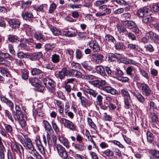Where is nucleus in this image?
Returning <instances> with one entry per match:
<instances>
[{
	"label": "nucleus",
	"mask_w": 159,
	"mask_h": 159,
	"mask_svg": "<svg viewBox=\"0 0 159 159\" xmlns=\"http://www.w3.org/2000/svg\"><path fill=\"white\" fill-rule=\"evenodd\" d=\"M115 47L117 50H124L125 48L124 44L120 42L116 43L115 45Z\"/></svg>",
	"instance_id": "nucleus-48"
},
{
	"label": "nucleus",
	"mask_w": 159,
	"mask_h": 159,
	"mask_svg": "<svg viewBox=\"0 0 159 159\" xmlns=\"http://www.w3.org/2000/svg\"><path fill=\"white\" fill-rule=\"evenodd\" d=\"M51 61L54 63H57L59 62L60 60V55L55 53L52 55L51 57Z\"/></svg>",
	"instance_id": "nucleus-34"
},
{
	"label": "nucleus",
	"mask_w": 159,
	"mask_h": 159,
	"mask_svg": "<svg viewBox=\"0 0 159 159\" xmlns=\"http://www.w3.org/2000/svg\"><path fill=\"white\" fill-rule=\"evenodd\" d=\"M102 156L104 157H108V158H112L114 155L113 151L110 149H107L102 152Z\"/></svg>",
	"instance_id": "nucleus-18"
},
{
	"label": "nucleus",
	"mask_w": 159,
	"mask_h": 159,
	"mask_svg": "<svg viewBox=\"0 0 159 159\" xmlns=\"http://www.w3.org/2000/svg\"><path fill=\"white\" fill-rule=\"evenodd\" d=\"M104 57L101 54H93L90 56L91 60L97 64H100L102 62Z\"/></svg>",
	"instance_id": "nucleus-9"
},
{
	"label": "nucleus",
	"mask_w": 159,
	"mask_h": 159,
	"mask_svg": "<svg viewBox=\"0 0 159 159\" xmlns=\"http://www.w3.org/2000/svg\"><path fill=\"white\" fill-rule=\"evenodd\" d=\"M57 7L56 5L54 3H53L50 5L48 11V13H52Z\"/></svg>",
	"instance_id": "nucleus-59"
},
{
	"label": "nucleus",
	"mask_w": 159,
	"mask_h": 159,
	"mask_svg": "<svg viewBox=\"0 0 159 159\" xmlns=\"http://www.w3.org/2000/svg\"><path fill=\"white\" fill-rule=\"evenodd\" d=\"M0 72H1L3 76H5L6 78H11V74L8 72V71L5 69L0 67Z\"/></svg>",
	"instance_id": "nucleus-43"
},
{
	"label": "nucleus",
	"mask_w": 159,
	"mask_h": 159,
	"mask_svg": "<svg viewBox=\"0 0 159 159\" xmlns=\"http://www.w3.org/2000/svg\"><path fill=\"white\" fill-rule=\"evenodd\" d=\"M150 9L148 7H146L140 8L137 12V15L141 17L149 16L150 15Z\"/></svg>",
	"instance_id": "nucleus-6"
},
{
	"label": "nucleus",
	"mask_w": 159,
	"mask_h": 159,
	"mask_svg": "<svg viewBox=\"0 0 159 159\" xmlns=\"http://www.w3.org/2000/svg\"><path fill=\"white\" fill-rule=\"evenodd\" d=\"M107 2V0L97 1L94 3V5L100 10H103V9L105 8L106 5L103 4Z\"/></svg>",
	"instance_id": "nucleus-20"
},
{
	"label": "nucleus",
	"mask_w": 159,
	"mask_h": 159,
	"mask_svg": "<svg viewBox=\"0 0 159 159\" xmlns=\"http://www.w3.org/2000/svg\"><path fill=\"white\" fill-rule=\"evenodd\" d=\"M31 72L32 75H37L40 79L44 77L45 75V73L41 70L37 68H34L32 69Z\"/></svg>",
	"instance_id": "nucleus-10"
},
{
	"label": "nucleus",
	"mask_w": 159,
	"mask_h": 159,
	"mask_svg": "<svg viewBox=\"0 0 159 159\" xmlns=\"http://www.w3.org/2000/svg\"><path fill=\"white\" fill-rule=\"evenodd\" d=\"M116 27L118 31L121 35L123 36L126 35L128 31L126 27H125L121 24H118Z\"/></svg>",
	"instance_id": "nucleus-14"
},
{
	"label": "nucleus",
	"mask_w": 159,
	"mask_h": 159,
	"mask_svg": "<svg viewBox=\"0 0 159 159\" xmlns=\"http://www.w3.org/2000/svg\"><path fill=\"white\" fill-rule=\"evenodd\" d=\"M100 89L106 92L110 93L112 95H115L118 93V91L116 89L111 86H102Z\"/></svg>",
	"instance_id": "nucleus-11"
},
{
	"label": "nucleus",
	"mask_w": 159,
	"mask_h": 159,
	"mask_svg": "<svg viewBox=\"0 0 159 159\" xmlns=\"http://www.w3.org/2000/svg\"><path fill=\"white\" fill-rule=\"evenodd\" d=\"M120 55L118 54L109 53L108 55V61L109 62L115 61L116 59L119 58Z\"/></svg>",
	"instance_id": "nucleus-29"
},
{
	"label": "nucleus",
	"mask_w": 159,
	"mask_h": 159,
	"mask_svg": "<svg viewBox=\"0 0 159 159\" xmlns=\"http://www.w3.org/2000/svg\"><path fill=\"white\" fill-rule=\"evenodd\" d=\"M146 136L148 142L152 143L154 141L153 134L149 131H148L146 133Z\"/></svg>",
	"instance_id": "nucleus-42"
},
{
	"label": "nucleus",
	"mask_w": 159,
	"mask_h": 159,
	"mask_svg": "<svg viewBox=\"0 0 159 159\" xmlns=\"http://www.w3.org/2000/svg\"><path fill=\"white\" fill-rule=\"evenodd\" d=\"M52 127L54 130L56 134H58L60 132V129L57 124L54 122H53L52 123Z\"/></svg>",
	"instance_id": "nucleus-56"
},
{
	"label": "nucleus",
	"mask_w": 159,
	"mask_h": 159,
	"mask_svg": "<svg viewBox=\"0 0 159 159\" xmlns=\"http://www.w3.org/2000/svg\"><path fill=\"white\" fill-rule=\"evenodd\" d=\"M5 128V130L7 133L11 134L13 131V129L12 127L10 125L6 124Z\"/></svg>",
	"instance_id": "nucleus-63"
},
{
	"label": "nucleus",
	"mask_w": 159,
	"mask_h": 159,
	"mask_svg": "<svg viewBox=\"0 0 159 159\" xmlns=\"http://www.w3.org/2000/svg\"><path fill=\"white\" fill-rule=\"evenodd\" d=\"M1 99L2 102L6 103L10 108L11 110L13 109L14 104L11 101L4 97L1 98Z\"/></svg>",
	"instance_id": "nucleus-23"
},
{
	"label": "nucleus",
	"mask_w": 159,
	"mask_h": 159,
	"mask_svg": "<svg viewBox=\"0 0 159 159\" xmlns=\"http://www.w3.org/2000/svg\"><path fill=\"white\" fill-rule=\"evenodd\" d=\"M103 97L100 95H97L96 98V103L98 105H101L102 103Z\"/></svg>",
	"instance_id": "nucleus-64"
},
{
	"label": "nucleus",
	"mask_w": 159,
	"mask_h": 159,
	"mask_svg": "<svg viewBox=\"0 0 159 159\" xmlns=\"http://www.w3.org/2000/svg\"><path fill=\"white\" fill-rule=\"evenodd\" d=\"M139 46V45L136 44L130 43L128 45L127 48L129 49L137 51L138 50Z\"/></svg>",
	"instance_id": "nucleus-52"
},
{
	"label": "nucleus",
	"mask_w": 159,
	"mask_h": 159,
	"mask_svg": "<svg viewBox=\"0 0 159 159\" xmlns=\"http://www.w3.org/2000/svg\"><path fill=\"white\" fill-rule=\"evenodd\" d=\"M96 69L97 72L102 76H104L106 75L105 69L102 66H97L96 67Z\"/></svg>",
	"instance_id": "nucleus-35"
},
{
	"label": "nucleus",
	"mask_w": 159,
	"mask_h": 159,
	"mask_svg": "<svg viewBox=\"0 0 159 159\" xmlns=\"http://www.w3.org/2000/svg\"><path fill=\"white\" fill-rule=\"evenodd\" d=\"M57 120L61 124L63 125L65 127L67 128L72 131L75 130V126L70 120L58 116L57 117Z\"/></svg>",
	"instance_id": "nucleus-1"
},
{
	"label": "nucleus",
	"mask_w": 159,
	"mask_h": 159,
	"mask_svg": "<svg viewBox=\"0 0 159 159\" xmlns=\"http://www.w3.org/2000/svg\"><path fill=\"white\" fill-rule=\"evenodd\" d=\"M2 144V139L0 137V159H5V148Z\"/></svg>",
	"instance_id": "nucleus-31"
},
{
	"label": "nucleus",
	"mask_w": 159,
	"mask_h": 159,
	"mask_svg": "<svg viewBox=\"0 0 159 159\" xmlns=\"http://www.w3.org/2000/svg\"><path fill=\"white\" fill-rule=\"evenodd\" d=\"M9 24L12 28L17 29L19 28L20 23L18 19H13L9 20Z\"/></svg>",
	"instance_id": "nucleus-13"
},
{
	"label": "nucleus",
	"mask_w": 159,
	"mask_h": 159,
	"mask_svg": "<svg viewBox=\"0 0 159 159\" xmlns=\"http://www.w3.org/2000/svg\"><path fill=\"white\" fill-rule=\"evenodd\" d=\"M43 81L45 86L48 88L49 92L53 93L55 92V87L56 86V84L54 81L47 77L43 78Z\"/></svg>",
	"instance_id": "nucleus-2"
},
{
	"label": "nucleus",
	"mask_w": 159,
	"mask_h": 159,
	"mask_svg": "<svg viewBox=\"0 0 159 159\" xmlns=\"http://www.w3.org/2000/svg\"><path fill=\"white\" fill-rule=\"evenodd\" d=\"M12 150L13 152L21 154L24 153V149L22 146L15 143L12 144Z\"/></svg>",
	"instance_id": "nucleus-12"
},
{
	"label": "nucleus",
	"mask_w": 159,
	"mask_h": 159,
	"mask_svg": "<svg viewBox=\"0 0 159 159\" xmlns=\"http://www.w3.org/2000/svg\"><path fill=\"white\" fill-rule=\"evenodd\" d=\"M74 147L76 149L80 151H82L86 149V146L83 142L77 143L72 144Z\"/></svg>",
	"instance_id": "nucleus-21"
},
{
	"label": "nucleus",
	"mask_w": 159,
	"mask_h": 159,
	"mask_svg": "<svg viewBox=\"0 0 159 159\" xmlns=\"http://www.w3.org/2000/svg\"><path fill=\"white\" fill-rule=\"evenodd\" d=\"M58 139L60 142L66 147L67 148H69V142L66 138L63 136H59Z\"/></svg>",
	"instance_id": "nucleus-17"
},
{
	"label": "nucleus",
	"mask_w": 159,
	"mask_h": 159,
	"mask_svg": "<svg viewBox=\"0 0 159 159\" xmlns=\"http://www.w3.org/2000/svg\"><path fill=\"white\" fill-rule=\"evenodd\" d=\"M156 108L155 104L153 101H151L149 103V112H153L155 109Z\"/></svg>",
	"instance_id": "nucleus-57"
},
{
	"label": "nucleus",
	"mask_w": 159,
	"mask_h": 159,
	"mask_svg": "<svg viewBox=\"0 0 159 159\" xmlns=\"http://www.w3.org/2000/svg\"><path fill=\"white\" fill-rule=\"evenodd\" d=\"M4 112L6 116L12 122H13L14 119L11 113L7 110H5Z\"/></svg>",
	"instance_id": "nucleus-51"
},
{
	"label": "nucleus",
	"mask_w": 159,
	"mask_h": 159,
	"mask_svg": "<svg viewBox=\"0 0 159 159\" xmlns=\"http://www.w3.org/2000/svg\"><path fill=\"white\" fill-rule=\"evenodd\" d=\"M42 124L45 130L47 133V137L48 143L49 144L48 139H50V135L51 133L53 132V131L51 125L47 121L45 120H43Z\"/></svg>",
	"instance_id": "nucleus-5"
},
{
	"label": "nucleus",
	"mask_w": 159,
	"mask_h": 159,
	"mask_svg": "<svg viewBox=\"0 0 159 159\" xmlns=\"http://www.w3.org/2000/svg\"><path fill=\"white\" fill-rule=\"evenodd\" d=\"M139 70L141 74L143 77L147 79H148L149 78V77L148 74L144 70L139 69Z\"/></svg>",
	"instance_id": "nucleus-62"
},
{
	"label": "nucleus",
	"mask_w": 159,
	"mask_h": 159,
	"mask_svg": "<svg viewBox=\"0 0 159 159\" xmlns=\"http://www.w3.org/2000/svg\"><path fill=\"white\" fill-rule=\"evenodd\" d=\"M35 143L39 151L43 155L45 153L44 148L43 146L40 139H37L35 140Z\"/></svg>",
	"instance_id": "nucleus-19"
},
{
	"label": "nucleus",
	"mask_w": 159,
	"mask_h": 159,
	"mask_svg": "<svg viewBox=\"0 0 159 159\" xmlns=\"http://www.w3.org/2000/svg\"><path fill=\"white\" fill-rule=\"evenodd\" d=\"M112 73L117 77V78H119L124 75V73L122 71L117 68H116L115 70L113 71Z\"/></svg>",
	"instance_id": "nucleus-45"
},
{
	"label": "nucleus",
	"mask_w": 159,
	"mask_h": 159,
	"mask_svg": "<svg viewBox=\"0 0 159 159\" xmlns=\"http://www.w3.org/2000/svg\"><path fill=\"white\" fill-rule=\"evenodd\" d=\"M150 153L153 156L159 159V151L156 150H152L150 151Z\"/></svg>",
	"instance_id": "nucleus-58"
},
{
	"label": "nucleus",
	"mask_w": 159,
	"mask_h": 159,
	"mask_svg": "<svg viewBox=\"0 0 159 159\" xmlns=\"http://www.w3.org/2000/svg\"><path fill=\"white\" fill-rule=\"evenodd\" d=\"M105 40L106 42L109 43H114L116 41L114 37L109 34H107L105 36Z\"/></svg>",
	"instance_id": "nucleus-38"
},
{
	"label": "nucleus",
	"mask_w": 159,
	"mask_h": 159,
	"mask_svg": "<svg viewBox=\"0 0 159 159\" xmlns=\"http://www.w3.org/2000/svg\"><path fill=\"white\" fill-rule=\"evenodd\" d=\"M111 2L114 4L116 2L119 5L125 6L127 5V2L124 0H112Z\"/></svg>",
	"instance_id": "nucleus-46"
},
{
	"label": "nucleus",
	"mask_w": 159,
	"mask_h": 159,
	"mask_svg": "<svg viewBox=\"0 0 159 159\" xmlns=\"http://www.w3.org/2000/svg\"><path fill=\"white\" fill-rule=\"evenodd\" d=\"M105 84V81L102 80H97L91 82V84L92 85L95 86L98 88H99L100 86L104 85Z\"/></svg>",
	"instance_id": "nucleus-26"
},
{
	"label": "nucleus",
	"mask_w": 159,
	"mask_h": 159,
	"mask_svg": "<svg viewBox=\"0 0 159 159\" xmlns=\"http://www.w3.org/2000/svg\"><path fill=\"white\" fill-rule=\"evenodd\" d=\"M21 142L29 153H32L33 151L35 149L30 139L27 136H24L23 140H21Z\"/></svg>",
	"instance_id": "nucleus-3"
},
{
	"label": "nucleus",
	"mask_w": 159,
	"mask_h": 159,
	"mask_svg": "<svg viewBox=\"0 0 159 159\" xmlns=\"http://www.w3.org/2000/svg\"><path fill=\"white\" fill-rule=\"evenodd\" d=\"M67 69L66 68H63L61 70L59 71L57 74V77L60 79H64L65 76L66 75L67 73Z\"/></svg>",
	"instance_id": "nucleus-25"
},
{
	"label": "nucleus",
	"mask_w": 159,
	"mask_h": 159,
	"mask_svg": "<svg viewBox=\"0 0 159 159\" xmlns=\"http://www.w3.org/2000/svg\"><path fill=\"white\" fill-rule=\"evenodd\" d=\"M12 114L13 117L16 120H19L25 116V115L23 114L22 112H12Z\"/></svg>",
	"instance_id": "nucleus-30"
},
{
	"label": "nucleus",
	"mask_w": 159,
	"mask_h": 159,
	"mask_svg": "<svg viewBox=\"0 0 159 159\" xmlns=\"http://www.w3.org/2000/svg\"><path fill=\"white\" fill-rule=\"evenodd\" d=\"M30 153L34 156L37 159H42V157L41 155H40L35 149Z\"/></svg>",
	"instance_id": "nucleus-61"
},
{
	"label": "nucleus",
	"mask_w": 159,
	"mask_h": 159,
	"mask_svg": "<svg viewBox=\"0 0 159 159\" xmlns=\"http://www.w3.org/2000/svg\"><path fill=\"white\" fill-rule=\"evenodd\" d=\"M149 116L152 122H156L158 119L157 116L154 112H149Z\"/></svg>",
	"instance_id": "nucleus-44"
},
{
	"label": "nucleus",
	"mask_w": 159,
	"mask_h": 159,
	"mask_svg": "<svg viewBox=\"0 0 159 159\" xmlns=\"http://www.w3.org/2000/svg\"><path fill=\"white\" fill-rule=\"evenodd\" d=\"M28 57L32 61L41 58L42 56V53L41 52L34 53L31 55H29Z\"/></svg>",
	"instance_id": "nucleus-22"
},
{
	"label": "nucleus",
	"mask_w": 159,
	"mask_h": 159,
	"mask_svg": "<svg viewBox=\"0 0 159 159\" xmlns=\"http://www.w3.org/2000/svg\"><path fill=\"white\" fill-rule=\"evenodd\" d=\"M48 26L49 28L54 35H57L61 34V32L57 28L55 27L52 25H49Z\"/></svg>",
	"instance_id": "nucleus-36"
},
{
	"label": "nucleus",
	"mask_w": 159,
	"mask_h": 159,
	"mask_svg": "<svg viewBox=\"0 0 159 159\" xmlns=\"http://www.w3.org/2000/svg\"><path fill=\"white\" fill-rule=\"evenodd\" d=\"M120 94L122 97H124V98L130 97L128 89L126 88H124L121 90Z\"/></svg>",
	"instance_id": "nucleus-41"
},
{
	"label": "nucleus",
	"mask_w": 159,
	"mask_h": 159,
	"mask_svg": "<svg viewBox=\"0 0 159 159\" xmlns=\"http://www.w3.org/2000/svg\"><path fill=\"white\" fill-rule=\"evenodd\" d=\"M131 101L130 97L124 98V107L125 109H129V108L131 106L130 102Z\"/></svg>",
	"instance_id": "nucleus-39"
},
{
	"label": "nucleus",
	"mask_w": 159,
	"mask_h": 159,
	"mask_svg": "<svg viewBox=\"0 0 159 159\" xmlns=\"http://www.w3.org/2000/svg\"><path fill=\"white\" fill-rule=\"evenodd\" d=\"M87 39H89L87 45L91 48L94 52H98L100 50V47L98 43L95 40H92L91 38H87Z\"/></svg>",
	"instance_id": "nucleus-4"
},
{
	"label": "nucleus",
	"mask_w": 159,
	"mask_h": 159,
	"mask_svg": "<svg viewBox=\"0 0 159 159\" xmlns=\"http://www.w3.org/2000/svg\"><path fill=\"white\" fill-rule=\"evenodd\" d=\"M56 47L55 43H48L45 44L44 48L46 51L52 50Z\"/></svg>",
	"instance_id": "nucleus-32"
},
{
	"label": "nucleus",
	"mask_w": 159,
	"mask_h": 159,
	"mask_svg": "<svg viewBox=\"0 0 159 159\" xmlns=\"http://www.w3.org/2000/svg\"><path fill=\"white\" fill-rule=\"evenodd\" d=\"M83 90L86 93L92 95L93 97L96 98L98 93L96 91L89 88H84Z\"/></svg>",
	"instance_id": "nucleus-27"
},
{
	"label": "nucleus",
	"mask_w": 159,
	"mask_h": 159,
	"mask_svg": "<svg viewBox=\"0 0 159 159\" xmlns=\"http://www.w3.org/2000/svg\"><path fill=\"white\" fill-rule=\"evenodd\" d=\"M135 23L131 20H127L123 22V25L128 29H132L136 26Z\"/></svg>",
	"instance_id": "nucleus-16"
},
{
	"label": "nucleus",
	"mask_w": 159,
	"mask_h": 159,
	"mask_svg": "<svg viewBox=\"0 0 159 159\" xmlns=\"http://www.w3.org/2000/svg\"><path fill=\"white\" fill-rule=\"evenodd\" d=\"M81 65L84 68L86 69L89 71L92 70H93V67L89 65L86 62H82L81 63Z\"/></svg>",
	"instance_id": "nucleus-53"
},
{
	"label": "nucleus",
	"mask_w": 159,
	"mask_h": 159,
	"mask_svg": "<svg viewBox=\"0 0 159 159\" xmlns=\"http://www.w3.org/2000/svg\"><path fill=\"white\" fill-rule=\"evenodd\" d=\"M156 35V34L153 32L150 31L146 33L145 36L148 39L150 40L152 39L154 37H155Z\"/></svg>",
	"instance_id": "nucleus-54"
},
{
	"label": "nucleus",
	"mask_w": 159,
	"mask_h": 159,
	"mask_svg": "<svg viewBox=\"0 0 159 159\" xmlns=\"http://www.w3.org/2000/svg\"><path fill=\"white\" fill-rule=\"evenodd\" d=\"M126 71L128 75L132 76L135 72V68L132 66H129L126 68Z\"/></svg>",
	"instance_id": "nucleus-33"
},
{
	"label": "nucleus",
	"mask_w": 159,
	"mask_h": 159,
	"mask_svg": "<svg viewBox=\"0 0 159 159\" xmlns=\"http://www.w3.org/2000/svg\"><path fill=\"white\" fill-rule=\"evenodd\" d=\"M26 118L25 116L22 118L20 119L19 120H18L20 125L22 128L25 127L26 124Z\"/></svg>",
	"instance_id": "nucleus-50"
},
{
	"label": "nucleus",
	"mask_w": 159,
	"mask_h": 159,
	"mask_svg": "<svg viewBox=\"0 0 159 159\" xmlns=\"http://www.w3.org/2000/svg\"><path fill=\"white\" fill-rule=\"evenodd\" d=\"M134 96L140 102L143 103L144 102L145 98L140 93H138L137 94H135Z\"/></svg>",
	"instance_id": "nucleus-49"
},
{
	"label": "nucleus",
	"mask_w": 159,
	"mask_h": 159,
	"mask_svg": "<svg viewBox=\"0 0 159 159\" xmlns=\"http://www.w3.org/2000/svg\"><path fill=\"white\" fill-rule=\"evenodd\" d=\"M29 82L32 85L35 87L37 86L40 83V81L37 78H30L29 79Z\"/></svg>",
	"instance_id": "nucleus-28"
},
{
	"label": "nucleus",
	"mask_w": 159,
	"mask_h": 159,
	"mask_svg": "<svg viewBox=\"0 0 159 159\" xmlns=\"http://www.w3.org/2000/svg\"><path fill=\"white\" fill-rule=\"evenodd\" d=\"M140 85L141 87V92L143 95L147 97L150 96L151 90L148 85L144 83H141Z\"/></svg>",
	"instance_id": "nucleus-8"
},
{
	"label": "nucleus",
	"mask_w": 159,
	"mask_h": 159,
	"mask_svg": "<svg viewBox=\"0 0 159 159\" xmlns=\"http://www.w3.org/2000/svg\"><path fill=\"white\" fill-rule=\"evenodd\" d=\"M57 149L59 156L63 159H66L68 157L67 152L65 148L60 144H57L56 147Z\"/></svg>",
	"instance_id": "nucleus-7"
},
{
	"label": "nucleus",
	"mask_w": 159,
	"mask_h": 159,
	"mask_svg": "<svg viewBox=\"0 0 159 159\" xmlns=\"http://www.w3.org/2000/svg\"><path fill=\"white\" fill-rule=\"evenodd\" d=\"M21 77L23 79L26 80L28 78L29 73L26 69H21Z\"/></svg>",
	"instance_id": "nucleus-47"
},
{
	"label": "nucleus",
	"mask_w": 159,
	"mask_h": 159,
	"mask_svg": "<svg viewBox=\"0 0 159 159\" xmlns=\"http://www.w3.org/2000/svg\"><path fill=\"white\" fill-rule=\"evenodd\" d=\"M126 36H127L129 39L132 41L136 40V38L135 35L132 32H128Z\"/></svg>",
	"instance_id": "nucleus-55"
},
{
	"label": "nucleus",
	"mask_w": 159,
	"mask_h": 159,
	"mask_svg": "<svg viewBox=\"0 0 159 159\" xmlns=\"http://www.w3.org/2000/svg\"><path fill=\"white\" fill-rule=\"evenodd\" d=\"M142 18V22L143 23L145 24L151 23L153 20V18L149 16H145Z\"/></svg>",
	"instance_id": "nucleus-40"
},
{
	"label": "nucleus",
	"mask_w": 159,
	"mask_h": 159,
	"mask_svg": "<svg viewBox=\"0 0 159 159\" xmlns=\"http://www.w3.org/2000/svg\"><path fill=\"white\" fill-rule=\"evenodd\" d=\"M46 5L47 6V4H44L43 5L42 4L41 5H37V6H35L34 7V10H35L39 11H42L43 9V7H44V6Z\"/></svg>",
	"instance_id": "nucleus-60"
},
{
	"label": "nucleus",
	"mask_w": 159,
	"mask_h": 159,
	"mask_svg": "<svg viewBox=\"0 0 159 159\" xmlns=\"http://www.w3.org/2000/svg\"><path fill=\"white\" fill-rule=\"evenodd\" d=\"M81 104L82 106L85 107L86 106H90L91 105L93 102L92 100L89 98H87L83 97L80 100Z\"/></svg>",
	"instance_id": "nucleus-15"
},
{
	"label": "nucleus",
	"mask_w": 159,
	"mask_h": 159,
	"mask_svg": "<svg viewBox=\"0 0 159 159\" xmlns=\"http://www.w3.org/2000/svg\"><path fill=\"white\" fill-rule=\"evenodd\" d=\"M7 39L8 41L11 43H16L19 41V38L16 35L10 34L8 35Z\"/></svg>",
	"instance_id": "nucleus-37"
},
{
	"label": "nucleus",
	"mask_w": 159,
	"mask_h": 159,
	"mask_svg": "<svg viewBox=\"0 0 159 159\" xmlns=\"http://www.w3.org/2000/svg\"><path fill=\"white\" fill-rule=\"evenodd\" d=\"M22 16L23 19L25 20L30 21L34 18L33 14L30 12L28 11L23 12Z\"/></svg>",
	"instance_id": "nucleus-24"
}]
</instances>
